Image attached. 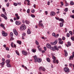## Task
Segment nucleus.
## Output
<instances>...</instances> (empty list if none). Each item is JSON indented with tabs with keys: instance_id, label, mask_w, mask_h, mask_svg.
Here are the masks:
<instances>
[{
	"instance_id": "17",
	"label": "nucleus",
	"mask_w": 74,
	"mask_h": 74,
	"mask_svg": "<svg viewBox=\"0 0 74 74\" xmlns=\"http://www.w3.org/2000/svg\"><path fill=\"white\" fill-rule=\"evenodd\" d=\"M0 64L2 65L1 67H4V65L5 64V62H2L1 63H0Z\"/></svg>"
},
{
	"instance_id": "38",
	"label": "nucleus",
	"mask_w": 74,
	"mask_h": 74,
	"mask_svg": "<svg viewBox=\"0 0 74 74\" xmlns=\"http://www.w3.org/2000/svg\"><path fill=\"white\" fill-rule=\"evenodd\" d=\"M69 32L71 36H73V32L71 31H70Z\"/></svg>"
},
{
	"instance_id": "46",
	"label": "nucleus",
	"mask_w": 74,
	"mask_h": 74,
	"mask_svg": "<svg viewBox=\"0 0 74 74\" xmlns=\"http://www.w3.org/2000/svg\"><path fill=\"white\" fill-rule=\"evenodd\" d=\"M66 36H67V37H69L70 36V34L69 33L67 34Z\"/></svg>"
},
{
	"instance_id": "23",
	"label": "nucleus",
	"mask_w": 74,
	"mask_h": 74,
	"mask_svg": "<svg viewBox=\"0 0 74 74\" xmlns=\"http://www.w3.org/2000/svg\"><path fill=\"white\" fill-rule=\"evenodd\" d=\"M15 52L16 54L17 55L19 56V55H20L19 53V52H18V50L15 51Z\"/></svg>"
},
{
	"instance_id": "61",
	"label": "nucleus",
	"mask_w": 74,
	"mask_h": 74,
	"mask_svg": "<svg viewBox=\"0 0 74 74\" xmlns=\"http://www.w3.org/2000/svg\"><path fill=\"white\" fill-rule=\"evenodd\" d=\"M58 48H59V49H62V46H59L58 47Z\"/></svg>"
},
{
	"instance_id": "44",
	"label": "nucleus",
	"mask_w": 74,
	"mask_h": 74,
	"mask_svg": "<svg viewBox=\"0 0 74 74\" xmlns=\"http://www.w3.org/2000/svg\"><path fill=\"white\" fill-rule=\"evenodd\" d=\"M71 39L72 40V41H74V38L73 37H71Z\"/></svg>"
},
{
	"instance_id": "53",
	"label": "nucleus",
	"mask_w": 74,
	"mask_h": 74,
	"mask_svg": "<svg viewBox=\"0 0 74 74\" xmlns=\"http://www.w3.org/2000/svg\"><path fill=\"white\" fill-rule=\"evenodd\" d=\"M47 5H50V1H48L47 3Z\"/></svg>"
},
{
	"instance_id": "56",
	"label": "nucleus",
	"mask_w": 74,
	"mask_h": 74,
	"mask_svg": "<svg viewBox=\"0 0 74 74\" xmlns=\"http://www.w3.org/2000/svg\"><path fill=\"white\" fill-rule=\"evenodd\" d=\"M6 49L7 51H9V48L8 47H7L6 48Z\"/></svg>"
},
{
	"instance_id": "18",
	"label": "nucleus",
	"mask_w": 74,
	"mask_h": 74,
	"mask_svg": "<svg viewBox=\"0 0 74 74\" xmlns=\"http://www.w3.org/2000/svg\"><path fill=\"white\" fill-rule=\"evenodd\" d=\"M25 22L27 25H29V24L30 23V21L27 20H25Z\"/></svg>"
},
{
	"instance_id": "21",
	"label": "nucleus",
	"mask_w": 74,
	"mask_h": 74,
	"mask_svg": "<svg viewBox=\"0 0 74 74\" xmlns=\"http://www.w3.org/2000/svg\"><path fill=\"white\" fill-rule=\"evenodd\" d=\"M51 49V50H52L53 51H55V47L54 46V47H51V48H50Z\"/></svg>"
},
{
	"instance_id": "13",
	"label": "nucleus",
	"mask_w": 74,
	"mask_h": 74,
	"mask_svg": "<svg viewBox=\"0 0 74 74\" xmlns=\"http://www.w3.org/2000/svg\"><path fill=\"white\" fill-rule=\"evenodd\" d=\"M20 17L19 16H17L16 17H14V21H16V20H18L19 19Z\"/></svg>"
},
{
	"instance_id": "2",
	"label": "nucleus",
	"mask_w": 74,
	"mask_h": 74,
	"mask_svg": "<svg viewBox=\"0 0 74 74\" xmlns=\"http://www.w3.org/2000/svg\"><path fill=\"white\" fill-rule=\"evenodd\" d=\"M26 28V25H21L20 27V29L21 30H25Z\"/></svg>"
},
{
	"instance_id": "9",
	"label": "nucleus",
	"mask_w": 74,
	"mask_h": 74,
	"mask_svg": "<svg viewBox=\"0 0 74 74\" xmlns=\"http://www.w3.org/2000/svg\"><path fill=\"white\" fill-rule=\"evenodd\" d=\"M16 25H21L22 23L18 21H16L15 22Z\"/></svg>"
},
{
	"instance_id": "34",
	"label": "nucleus",
	"mask_w": 74,
	"mask_h": 74,
	"mask_svg": "<svg viewBox=\"0 0 74 74\" xmlns=\"http://www.w3.org/2000/svg\"><path fill=\"white\" fill-rule=\"evenodd\" d=\"M35 43L37 45H39V43H38V41H37V40H36Z\"/></svg>"
},
{
	"instance_id": "20",
	"label": "nucleus",
	"mask_w": 74,
	"mask_h": 74,
	"mask_svg": "<svg viewBox=\"0 0 74 74\" xmlns=\"http://www.w3.org/2000/svg\"><path fill=\"white\" fill-rule=\"evenodd\" d=\"M31 32L30 31V30L29 29H28V30H27V33L28 34H31Z\"/></svg>"
},
{
	"instance_id": "28",
	"label": "nucleus",
	"mask_w": 74,
	"mask_h": 74,
	"mask_svg": "<svg viewBox=\"0 0 74 74\" xmlns=\"http://www.w3.org/2000/svg\"><path fill=\"white\" fill-rule=\"evenodd\" d=\"M70 4L72 5H74V3L73 1H71L70 2Z\"/></svg>"
},
{
	"instance_id": "37",
	"label": "nucleus",
	"mask_w": 74,
	"mask_h": 74,
	"mask_svg": "<svg viewBox=\"0 0 74 74\" xmlns=\"http://www.w3.org/2000/svg\"><path fill=\"white\" fill-rule=\"evenodd\" d=\"M2 10L3 12H5V9L4 8H2Z\"/></svg>"
},
{
	"instance_id": "22",
	"label": "nucleus",
	"mask_w": 74,
	"mask_h": 74,
	"mask_svg": "<svg viewBox=\"0 0 74 74\" xmlns=\"http://www.w3.org/2000/svg\"><path fill=\"white\" fill-rule=\"evenodd\" d=\"M69 9L68 8H66L65 9H64V11L65 12H68Z\"/></svg>"
},
{
	"instance_id": "64",
	"label": "nucleus",
	"mask_w": 74,
	"mask_h": 74,
	"mask_svg": "<svg viewBox=\"0 0 74 74\" xmlns=\"http://www.w3.org/2000/svg\"><path fill=\"white\" fill-rule=\"evenodd\" d=\"M41 48L38 49L39 51H41Z\"/></svg>"
},
{
	"instance_id": "63",
	"label": "nucleus",
	"mask_w": 74,
	"mask_h": 74,
	"mask_svg": "<svg viewBox=\"0 0 74 74\" xmlns=\"http://www.w3.org/2000/svg\"><path fill=\"white\" fill-rule=\"evenodd\" d=\"M55 18L56 20H59V18H57L56 17H55Z\"/></svg>"
},
{
	"instance_id": "1",
	"label": "nucleus",
	"mask_w": 74,
	"mask_h": 74,
	"mask_svg": "<svg viewBox=\"0 0 74 74\" xmlns=\"http://www.w3.org/2000/svg\"><path fill=\"white\" fill-rule=\"evenodd\" d=\"M33 58H34V59L35 62L36 63L37 62H38V63H40L42 61V60L41 58H37V56L36 55H35L34 56H33Z\"/></svg>"
},
{
	"instance_id": "48",
	"label": "nucleus",
	"mask_w": 74,
	"mask_h": 74,
	"mask_svg": "<svg viewBox=\"0 0 74 74\" xmlns=\"http://www.w3.org/2000/svg\"><path fill=\"white\" fill-rule=\"evenodd\" d=\"M31 16H32V18H35V15H33V14L31 15Z\"/></svg>"
},
{
	"instance_id": "14",
	"label": "nucleus",
	"mask_w": 74,
	"mask_h": 74,
	"mask_svg": "<svg viewBox=\"0 0 74 74\" xmlns=\"http://www.w3.org/2000/svg\"><path fill=\"white\" fill-rule=\"evenodd\" d=\"M64 52H65V56H67L68 55V53L67 51L66 50H64Z\"/></svg>"
},
{
	"instance_id": "35",
	"label": "nucleus",
	"mask_w": 74,
	"mask_h": 74,
	"mask_svg": "<svg viewBox=\"0 0 74 74\" xmlns=\"http://www.w3.org/2000/svg\"><path fill=\"white\" fill-rule=\"evenodd\" d=\"M59 21H61V22H64V21H63V19L62 18H60L59 19Z\"/></svg>"
},
{
	"instance_id": "7",
	"label": "nucleus",
	"mask_w": 74,
	"mask_h": 74,
	"mask_svg": "<svg viewBox=\"0 0 74 74\" xmlns=\"http://www.w3.org/2000/svg\"><path fill=\"white\" fill-rule=\"evenodd\" d=\"M22 53V54L24 55L25 56H27V52L26 51H23Z\"/></svg>"
},
{
	"instance_id": "50",
	"label": "nucleus",
	"mask_w": 74,
	"mask_h": 74,
	"mask_svg": "<svg viewBox=\"0 0 74 74\" xmlns=\"http://www.w3.org/2000/svg\"><path fill=\"white\" fill-rule=\"evenodd\" d=\"M35 11V10H34V9H33V10H32V11H31V12L32 13H33Z\"/></svg>"
},
{
	"instance_id": "11",
	"label": "nucleus",
	"mask_w": 74,
	"mask_h": 74,
	"mask_svg": "<svg viewBox=\"0 0 74 74\" xmlns=\"http://www.w3.org/2000/svg\"><path fill=\"white\" fill-rule=\"evenodd\" d=\"M74 56H73V55H72V56H70L69 58V60H73V59H74Z\"/></svg>"
},
{
	"instance_id": "31",
	"label": "nucleus",
	"mask_w": 74,
	"mask_h": 74,
	"mask_svg": "<svg viewBox=\"0 0 74 74\" xmlns=\"http://www.w3.org/2000/svg\"><path fill=\"white\" fill-rule=\"evenodd\" d=\"M17 43L19 44L20 45H21L22 44V42L21 41H17Z\"/></svg>"
},
{
	"instance_id": "27",
	"label": "nucleus",
	"mask_w": 74,
	"mask_h": 74,
	"mask_svg": "<svg viewBox=\"0 0 74 74\" xmlns=\"http://www.w3.org/2000/svg\"><path fill=\"white\" fill-rule=\"evenodd\" d=\"M52 36H54V37H56V38L57 37L56 35V34L55 33H53L52 34Z\"/></svg>"
},
{
	"instance_id": "57",
	"label": "nucleus",
	"mask_w": 74,
	"mask_h": 74,
	"mask_svg": "<svg viewBox=\"0 0 74 74\" xmlns=\"http://www.w3.org/2000/svg\"><path fill=\"white\" fill-rule=\"evenodd\" d=\"M26 36V34L24 33L23 34V36L25 37Z\"/></svg>"
},
{
	"instance_id": "26",
	"label": "nucleus",
	"mask_w": 74,
	"mask_h": 74,
	"mask_svg": "<svg viewBox=\"0 0 74 74\" xmlns=\"http://www.w3.org/2000/svg\"><path fill=\"white\" fill-rule=\"evenodd\" d=\"M60 26L61 27H63V23H60Z\"/></svg>"
},
{
	"instance_id": "43",
	"label": "nucleus",
	"mask_w": 74,
	"mask_h": 74,
	"mask_svg": "<svg viewBox=\"0 0 74 74\" xmlns=\"http://www.w3.org/2000/svg\"><path fill=\"white\" fill-rule=\"evenodd\" d=\"M58 41H62V39L60 38H59L58 39Z\"/></svg>"
},
{
	"instance_id": "51",
	"label": "nucleus",
	"mask_w": 74,
	"mask_h": 74,
	"mask_svg": "<svg viewBox=\"0 0 74 74\" xmlns=\"http://www.w3.org/2000/svg\"><path fill=\"white\" fill-rule=\"evenodd\" d=\"M14 40V38H11L10 39V40L12 41V40Z\"/></svg>"
},
{
	"instance_id": "45",
	"label": "nucleus",
	"mask_w": 74,
	"mask_h": 74,
	"mask_svg": "<svg viewBox=\"0 0 74 74\" xmlns=\"http://www.w3.org/2000/svg\"><path fill=\"white\" fill-rule=\"evenodd\" d=\"M1 16L2 17V18H4V16H5V15L4 14H1Z\"/></svg>"
},
{
	"instance_id": "58",
	"label": "nucleus",
	"mask_w": 74,
	"mask_h": 74,
	"mask_svg": "<svg viewBox=\"0 0 74 74\" xmlns=\"http://www.w3.org/2000/svg\"><path fill=\"white\" fill-rule=\"evenodd\" d=\"M44 48L45 51H47V48L45 47H44Z\"/></svg>"
},
{
	"instance_id": "41",
	"label": "nucleus",
	"mask_w": 74,
	"mask_h": 74,
	"mask_svg": "<svg viewBox=\"0 0 74 74\" xmlns=\"http://www.w3.org/2000/svg\"><path fill=\"white\" fill-rule=\"evenodd\" d=\"M13 44H14V43L12 42L11 45V47H12V48H14V46H13Z\"/></svg>"
},
{
	"instance_id": "8",
	"label": "nucleus",
	"mask_w": 74,
	"mask_h": 74,
	"mask_svg": "<svg viewBox=\"0 0 74 74\" xmlns=\"http://www.w3.org/2000/svg\"><path fill=\"white\" fill-rule=\"evenodd\" d=\"M13 32L14 34L16 35V36H17L18 34V32L16 31V29H14L13 30Z\"/></svg>"
},
{
	"instance_id": "19",
	"label": "nucleus",
	"mask_w": 74,
	"mask_h": 74,
	"mask_svg": "<svg viewBox=\"0 0 74 74\" xmlns=\"http://www.w3.org/2000/svg\"><path fill=\"white\" fill-rule=\"evenodd\" d=\"M38 25L39 26H40V27L41 26V27H44V25H43V24L42 23H40V24H38Z\"/></svg>"
},
{
	"instance_id": "52",
	"label": "nucleus",
	"mask_w": 74,
	"mask_h": 74,
	"mask_svg": "<svg viewBox=\"0 0 74 74\" xmlns=\"http://www.w3.org/2000/svg\"><path fill=\"white\" fill-rule=\"evenodd\" d=\"M62 38L63 40H65V39H66L65 37H64V36H63L62 37Z\"/></svg>"
},
{
	"instance_id": "6",
	"label": "nucleus",
	"mask_w": 74,
	"mask_h": 74,
	"mask_svg": "<svg viewBox=\"0 0 74 74\" xmlns=\"http://www.w3.org/2000/svg\"><path fill=\"white\" fill-rule=\"evenodd\" d=\"M2 33L3 36H4V37H6L8 35V33H5L4 31H2Z\"/></svg>"
},
{
	"instance_id": "47",
	"label": "nucleus",
	"mask_w": 74,
	"mask_h": 74,
	"mask_svg": "<svg viewBox=\"0 0 74 74\" xmlns=\"http://www.w3.org/2000/svg\"><path fill=\"white\" fill-rule=\"evenodd\" d=\"M53 60H56V58L55 56H53Z\"/></svg>"
},
{
	"instance_id": "40",
	"label": "nucleus",
	"mask_w": 74,
	"mask_h": 74,
	"mask_svg": "<svg viewBox=\"0 0 74 74\" xmlns=\"http://www.w3.org/2000/svg\"><path fill=\"white\" fill-rule=\"evenodd\" d=\"M13 5H14V6H17L18 4H17L16 3H13Z\"/></svg>"
},
{
	"instance_id": "15",
	"label": "nucleus",
	"mask_w": 74,
	"mask_h": 74,
	"mask_svg": "<svg viewBox=\"0 0 74 74\" xmlns=\"http://www.w3.org/2000/svg\"><path fill=\"white\" fill-rule=\"evenodd\" d=\"M67 45H66V47H69L68 46H71V42H67Z\"/></svg>"
},
{
	"instance_id": "30",
	"label": "nucleus",
	"mask_w": 74,
	"mask_h": 74,
	"mask_svg": "<svg viewBox=\"0 0 74 74\" xmlns=\"http://www.w3.org/2000/svg\"><path fill=\"white\" fill-rule=\"evenodd\" d=\"M7 66L8 67H11V65H10V64H7Z\"/></svg>"
},
{
	"instance_id": "55",
	"label": "nucleus",
	"mask_w": 74,
	"mask_h": 74,
	"mask_svg": "<svg viewBox=\"0 0 74 74\" xmlns=\"http://www.w3.org/2000/svg\"><path fill=\"white\" fill-rule=\"evenodd\" d=\"M41 22H42V20L39 21V24L41 23Z\"/></svg>"
},
{
	"instance_id": "5",
	"label": "nucleus",
	"mask_w": 74,
	"mask_h": 74,
	"mask_svg": "<svg viewBox=\"0 0 74 74\" xmlns=\"http://www.w3.org/2000/svg\"><path fill=\"white\" fill-rule=\"evenodd\" d=\"M56 15V12L53 11H51L50 12V15L51 16H54Z\"/></svg>"
},
{
	"instance_id": "32",
	"label": "nucleus",
	"mask_w": 74,
	"mask_h": 74,
	"mask_svg": "<svg viewBox=\"0 0 74 74\" xmlns=\"http://www.w3.org/2000/svg\"><path fill=\"white\" fill-rule=\"evenodd\" d=\"M13 33H12V32H11L10 33V36L11 37H13Z\"/></svg>"
},
{
	"instance_id": "54",
	"label": "nucleus",
	"mask_w": 74,
	"mask_h": 74,
	"mask_svg": "<svg viewBox=\"0 0 74 74\" xmlns=\"http://www.w3.org/2000/svg\"><path fill=\"white\" fill-rule=\"evenodd\" d=\"M61 4L62 5H64V3H63V2L61 1Z\"/></svg>"
},
{
	"instance_id": "10",
	"label": "nucleus",
	"mask_w": 74,
	"mask_h": 74,
	"mask_svg": "<svg viewBox=\"0 0 74 74\" xmlns=\"http://www.w3.org/2000/svg\"><path fill=\"white\" fill-rule=\"evenodd\" d=\"M58 43V40H56L54 42H53V43H51V45H56V44Z\"/></svg>"
},
{
	"instance_id": "39",
	"label": "nucleus",
	"mask_w": 74,
	"mask_h": 74,
	"mask_svg": "<svg viewBox=\"0 0 74 74\" xmlns=\"http://www.w3.org/2000/svg\"><path fill=\"white\" fill-rule=\"evenodd\" d=\"M0 25L1 27H3V28H4V25H3V23H1L0 24Z\"/></svg>"
},
{
	"instance_id": "16",
	"label": "nucleus",
	"mask_w": 74,
	"mask_h": 74,
	"mask_svg": "<svg viewBox=\"0 0 74 74\" xmlns=\"http://www.w3.org/2000/svg\"><path fill=\"white\" fill-rule=\"evenodd\" d=\"M54 48H55V51L56 50V51H58L59 50V48L58 46L56 45L54 46Z\"/></svg>"
},
{
	"instance_id": "42",
	"label": "nucleus",
	"mask_w": 74,
	"mask_h": 74,
	"mask_svg": "<svg viewBox=\"0 0 74 74\" xmlns=\"http://www.w3.org/2000/svg\"><path fill=\"white\" fill-rule=\"evenodd\" d=\"M27 12L28 14H29L30 13V9H28L27 11Z\"/></svg>"
},
{
	"instance_id": "12",
	"label": "nucleus",
	"mask_w": 74,
	"mask_h": 74,
	"mask_svg": "<svg viewBox=\"0 0 74 74\" xmlns=\"http://www.w3.org/2000/svg\"><path fill=\"white\" fill-rule=\"evenodd\" d=\"M46 46L47 48H49V49H50V48H51V45L49 43H48L47 45Z\"/></svg>"
},
{
	"instance_id": "36",
	"label": "nucleus",
	"mask_w": 74,
	"mask_h": 74,
	"mask_svg": "<svg viewBox=\"0 0 74 74\" xmlns=\"http://www.w3.org/2000/svg\"><path fill=\"white\" fill-rule=\"evenodd\" d=\"M70 17L71 18H73V19H74V15H70Z\"/></svg>"
},
{
	"instance_id": "24",
	"label": "nucleus",
	"mask_w": 74,
	"mask_h": 74,
	"mask_svg": "<svg viewBox=\"0 0 74 74\" xmlns=\"http://www.w3.org/2000/svg\"><path fill=\"white\" fill-rule=\"evenodd\" d=\"M58 44H61V45H62V44H63V41H59L58 42Z\"/></svg>"
},
{
	"instance_id": "59",
	"label": "nucleus",
	"mask_w": 74,
	"mask_h": 74,
	"mask_svg": "<svg viewBox=\"0 0 74 74\" xmlns=\"http://www.w3.org/2000/svg\"><path fill=\"white\" fill-rule=\"evenodd\" d=\"M9 4H10L9 3H8L6 4L7 7H8V6H9Z\"/></svg>"
},
{
	"instance_id": "25",
	"label": "nucleus",
	"mask_w": 74,
	"mask_h": 74,
	"mask_svg": "<svg viewBox=\"0 0 74 74\" xmlns=\"http://www.w3.org/2000/svg\"><path fill=\"white\" fill-rule=\"evenodd\" d=\"M10 62V60H6V64H9Z\"/></svg>"
},
{
	"instance_id": "62",
	"label": "nucleus",
	"mask_w": 74,
	"mask_h": 74,
	"mask_svg": "<svg viewBox=\"0 0 74 74\" xmlns=\"http://www.w3.org/2000/svg\"><path fill=\"white\" fill-rule=\"evenodd\" d=\"M7 58H10V55L9 54L8 55H7Z\"/></svg>"
},
{
	"instance_id": "49",
	"label": "nucleus",
	"mask_w": 74,
	"mask_h": 74,
	"mask_svg": "<svg viewBox=\"0 0 74 74\" xmlns=\"http://www.w3.org/2000/svg\"><path fill=\"white\" fill-rule=\"evenodd\" d=\"M3 18L6 20H7V17L5 16H4V17H3Z\"/></svg>"
},
{
	"instance_id": "60",
	"label": "nucleus",
	"mask_w": 74,
	"mask_h": 74,
	"mask_svg": "<svg viewBox=\"0 0 74 74\" xmlns=\"http://www.w3.org/2000/svg\"><path fill=\"white\" fill-rule=\"evenodd\" d=\"M45 13L46 15H47L48 14V11H45Z\"/></svg>"
},
{
	"instance_id": "4",
	"label": "nucleus",
	"mask_w": 74,
	"mask_h": 74,
	"mask_svg": "<svg viewBox=\"0 0 74 74\" xmlns=\"http://www.w3.org/2000/svg\"><path fill=\"white\" fill-rule=\"evenodd\" d=\"M39 70L40 71L41 70H43L44 71H45V69L44 67L40 66L39 68Z\"/></svg>"
},
{
	"instance_id": "29",
	"label": "nucleus",
	"mask_w": 74,
	"mask_h": 74,
	"mask_svg": "<svg viewBox=\"0 0 74 74\" xmlns=\"http://www.w3.org/2000/svg\"><path fill=\"white\" fill-rule=\"evenodd\" d=\"M46 59L47 62H51V60H50V59L49 58H47Z\"/></svg>"
},
{
	"instance_id": "3",
	"label": "nucleus",
	"mask_w": 74,
	"mask_h": 74,
	"mask_svg": "<svg viewBox=\"0 0 74 74\" xmlns=\"http://www.w3.org/2000/svg\"><path fill=\"white\" fill-rule=\"evenodd\" d=\"M64 71H65L66 73H69V72H70V70L67 67H65L64 69Z\"/></svg>"
},
{
	"instance_id": "33",
	"label": "nucleus",
	"mask_w": 74,
	"mask_h": 74,
	"mask_svg": "<svg viewBox=\"0 0 74 74\" xmlns=\"http://www.w3.org/2000/svg\"><path fill=\"white\" fill-rule=\"evenodd\" d=\"M31 51L32 52H34V53H35L36 52V50H34V49H32Z\"/></svg>"
}]
</instances>
